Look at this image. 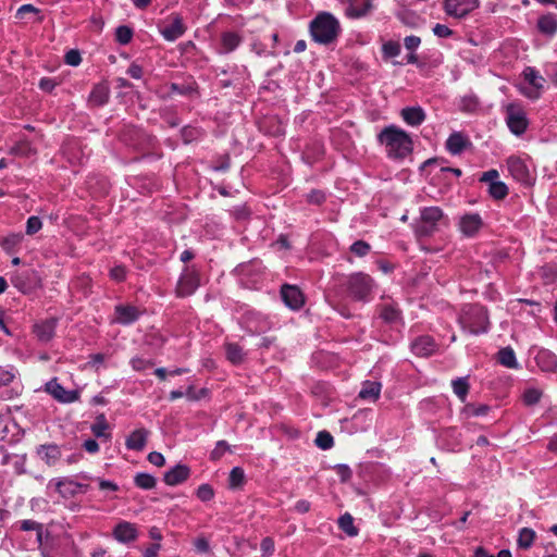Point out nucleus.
I'll return each mask as SVG.
<instances>
[{
    "label": "nucleus",
    "mask_w": 557,
    "mask_h": 557,
    "mask_svg": "<svg viewBox=\"0 0 557 557\" xmlns=\"http://www.w3.org/2000/svg\"><path fill=\"white\" fill-rule=\"evenodd\" d=\"M148 461L156 467H162L165 463V459L161 453L152 451L148 455Z\"/></svg>",
    "instance_id": "62"
},
{
    "label": "nucleus",
    "mask_w": 557,
    "mask_h": 557,
    "mask_svg": "<svg viewBox=\"0 0 557 557\" xmlns=\"http://www.w3.org/2000/svg\"><path fill=\"white\" fill-rule=\"evenodd\" d=\"M401 116H403L404 121L408 125H411V126L420 125L425 119V114L420 107H411V108L403 109Z\"/></svg>",
    "instance_id": "25"
},
{
    "label": "nucleus",
    "mask_w": 557,
    "mask_h": 557,
    "mask_svg": "<svg viewBox=\"0 0 557 557\" xmlns=\"http://www.w3.org/2000/svg\"><path fill=\"white\" fill-rule=\"evenodd\" d=\"M260 549L264 557L271 556L274 552V541L271 537H264L261 541Z\"/></svg>",
    "instance_id": "55"
},
{
    "label": "nucleus",
    "mask_w": 557,
    "mask_h": 557,
    "mask_svg": "<svg viewBox=\"0 0 557 557\" xmlns=\"http://www.w3.org/2000/svg\"><path fill=\"white\" fill-rule=\"evenodd\" d=\"M90 100L95 103V104H103L107 102L108 100V89L107 87L104 86H97L94 88L91 95H90Z\"/></svg>",
    "instance_id": "41"
},
{
    "label": "nucleus",
    "mask_w": 557,
    "mask_h": 557,
    "mask_svg": "<svg viewBox=\"0 0 557 557\" xmlns=\"http://www.w3.org/2000/svg\"><path fill=\"white\" fill-rule=\"evenodd\" d=\"M373 10L371 0H349L346 13L349 17L360 18Z\"/></svg>",
    "instance_id": "19"
},
{
    "label": "nucleus",
    "mask_w": 557,
    "mask_h": 557,
    "mask_svg": "<svg viewBox=\"0 0 557 557\" xmlns=\"http://www.w3.org/2000/svg\"><path fill=\"white\" fill-rule=\"evenodd\" d=\"M198 286L199 276L197 271L191 268H185L178 280L176 293L180 297H186L191 295Z\"/></svg>",
    "instance_id": "11"
},
{
    "label": "nucleus",
    "mask_w": 557,
    "mask_h": 557,
    "mask_svg": "<svg viewBox=\"0 0 557 557\" xmlns=\"http://www.w3.org/2000/svg\"><path fill=\"white\" fill-rule=\"evenodd\" d=\"M240 37L233 32L224 33L221 37V52L228 53L237 48Z\"/></svg>",
    "instance_id": "30"
},
{
    "label": "nucleus",
    "mask_w": 557,
    "mask_h": 557,
    "mask_svg": "<svg viewBox=\"0 0 557 557\" xmlns=\"http://www.w3.org/2000/svg\"><path fill=\"white\" fill-rule=\"evenodd\" d=\"M335 470L343 482H346L351 478V470L346 465H338L336 466Z\"/></svg>",
    "instance_id": "63"
},
{
    "label": "nucleus",
    "mask_w": 557,
    "mask_h": 557,
    "mask_svg": "<svg viewBox=\"0 0 557 557\" xmlns=\"http://www.w3.org/2000/svg\"><path fill=\"white\" fill-rule=\"evenodd\" d=\"M421 44V39L418 36H407L404 39L405 48L409 51L414 52Z\"/></svg>",
    "instance_id": "57"
},
{
    "label": "nucleus",
    "mask_w": 557,
    "mask_h": 557,
    "mask_svg": "<svg viewBox=\"0 0 557 557\" xmlns=\"http://www.w3.org/2000/svg\"><path fill=\"white\" fill-rule=\"evenodd\" d=\"M82 478L85 480H94V478L87 474H83ZM95 481L98 482L99 488L103 492H116L119 490V486L112 481L103 480L100 478L95 479Z\"/></svg>",
    "instance_id": "44"
},
{
    "label": "nucleus",
    "mask_w": 557,
    "mask_h": 557,
    "mask_svg": "<svg viewBox=\"0 0 557 557\" xmlns=\"http://www.w3.org/2000/svg\"><path fill=\"white\" fill-rule=\"evenodd\" d=\"M46 392L49 393L55 400L62 404H71L79 398L77 391L65 389L55 379L49 381L45 387Z\"/></svg>",
    "instance_id": "12"
},
{
    "label": "nucleus",
    "mask_w": 557,
    "mask_h": 557,
    "mask_svg": "<svg viewBox=\"0 0 557 557\" xmlns=\"http://www.w3.org/2000/svg\"><path fill=\"white\" fill-rule=\"evenodd\" d=\"M38 456L48 466H53L59 460L61 453L57 445H42L38 448Z\"/></svg>",
    "instance_id": "27"
},
{
    "label": "nucleus",
    "mask_w": 557,
    "mask_h": 557,
    "mask_svg": "<svg viewBox=\"0 0 557 557\" xmlns=\"http://www.w3.org/2000/svg\"><path fill=\"white\" fill-rule=\"evenodd\" d=\"M498 361L500 364L509 369H517L519 367L516 354L510 347H506L499 350Z\"/></svg>",
    "instance_id": "31"
},
{
    "label": "nucleus",
    "mask_w": 557,
    "mask_h": 557,
    "mask_svg": "<svg viewBox=\"0 0 557 557\" xmlns=\"http://www.w3.org/2000/svg\"><path fill=\"white\" fill-rule=\"evenodd\" d=\"M310 33L314 41L329 45L341 33L338 20L327 12L319 13L310 23Z\"/></svg>",
    "instance_id": "2"
},
{
    "label": "nucleus",
    "mask_w": 557,
    "mask_h": 557,
    "mask_svg": "<svg viewBox=\"0 0 557 557\" xmlns=\"http://www.w3.org/2000/svg\"><path fill=\"white\" fill-rule=\"evenodd\" d=\"M399 20L409 26H417L419 24L420 17L413 13L408 12L407 10H403L398 13Z\"/></svg>",
    "instance_id": "49"
},
{
    "label": "nucleus",
    "mask_w": 557,
    "mask_h": 557,
    "mask_svg": "<svg viewBox=\"0 0 557 557\" xmlns=\"http://www.w3.org/2000/svg\"><path fill=\"white\" fill-rule=\"evenodd\" d=\"M15 377L13 368L4 369L0 367V386L10 384Z\"/></svg>",
    "instance_id": "54"
},
{
    "label": "nucleus",
    "mask_w": 557,
    "mask_h": 557,
    "mask_svg": "<svg viewBox=\"0 0 557 557\" xmlns=\"http://www.w3.org/2000/svg\"><path fill=\"white\" fill-rule=\"evenodd\" d=\"M194 546L199 553H208L210 549L209 541L206 537H197L194 541Z\"/></svg>",
    "instance_id": "60"
},
{
    "label": "nucleus",
    "mask_w": 557,
    "mask_h": 557,
    "mask_svg": "<svg viewBox=\"0 0 557 557\" xmlns=\"http://www.w3.org/2000/svg\"><path fill=\"white\" fill-rule=\"evenodd\" d=\"M135 484L143 490H151L156 486V479L149 473H137L135 479Z\"/></svg>",
    "instance_id": "36"
},
{
    "label": "nucleus",
    "mask_w": 557,
    "mask_h": 557,
    "mask_svg": "<svg viewBox=\"0 0 557 557\" xmlns=\"http://www.w3.org/2000/svg\"><path fill=\"white\" fill-rule=\"evenodd\" d=\"M38 276L35 271H23L12 277V284L22 293L26 294L38 285Z\"/></svg>",
    "instance_id": "15"
},
{
    "label": "nucleus",
    "mask_w": 557,
    "mask_h": 557,
    "mask_svg": "<svg viewBox=\"0 0 557 557\" xmlns=\"http://www.w3.org/2000/svg\"><path fill=\"white\" fill-rule=\"evenodd\" d=\"M377 139L385 147L387 156L392 159H404L412 151V140L401 128L391 125L385 127Z\"/></svg>",
    "instance_id": "1"
},
{
    "label": "nucleus",
    "mask_w": 557,
    "mask_h": 557,
    "mask_svg": "<svg viewBox=\"0 0 557 557\" xmlns=\"http://www.w3.org/2000/svg\"><path fill=\"white\" fill-rule=\"evenodd\" d=\"M541 396V389L536 387H529L523 393V400L527 405H534L540 400Z\"/></svg>",
    "instance_id": "45"
},
{
    "label": "nucleus",
    "mask_w": 557,
    "mask_h": 557,
    "mask_svg": "<svg viewBox=\"0 0 557 557\" xmlns=\"http://www.w3.org/2000/svg\"><path fill=\"white\" fill-rule=\"evenodd\" d=\"M460 323L471 334L485 333L488 329L486 310L480 306H471L460 318Z\"/></svg>",
    "instance_id": "5"
},
{
    "label": "nucleus",
    "mask_w": 557,
    "mask_h": 557,
    "mask_svg": "<svg viewBox=\"0 0 557 557\" xmlns=\"http://www.w3.org/2000/svg\"><path fill=\"white\" fill-rule=\"evenodd\" d=\"M523 83L518 85L519 91L527 98L535 100L540 98L544 87V77L534 67H525L522 72Z\"/></svg>",
    "instance_id": "7"
},
{
    "label": "nucleus",
    "mask_w": 557,
    "mask_h": 557,
    "mask_svg": "<svg viewBox=\"0 0 557 557\" xmlns=\"http://www.w3.org/2000/svg\"><path fill=\"white\" fill-rule=\"evenodd\" d=\"M126 276V269L123 265H115L110 270V277L116 282H121Z\"/></svg>",
    "instance_id": "58"
},
{
    "label": "nucleus",
    "mask_w": 557,
    "mask_h": 557,
    "mask_svg": "<svg viewBox=\"0 0 557 557\" xmlns=\"http://www.w3.org/2000/svg\"><path fill=\"white\" fill-rule=\"evenodd\" d=\"M185 30L186 26L180 15L169 16L160 26V33L168 41H174L182 37Z\"/></svg>",
    "instance_id": "10"
},
{
    "label": "nucleus",
    "mask_w": 557,
    "mask_h": 557,
    "mask_svg": "<svg viewBox=\"0 0 557 557\" xmlns=\"http://www.w3.org/2000/svg\"><path fill=\"white\" fill-rule=\"evenodd\" d=\"M433 33L435 36H437L440 38H447L453 35V30L444 24H436L433 27Z\"/></svg>",
    "instance_id": "59"
},
{
    "label": "nucleus",
    "mask_w": 557,
    "mask_h": 557,
    "mask_svg": "<svg viewBox=\"0 0 557 557\" xmlns=\"http://www.w3.org/2000/svg\"><path fill=\"white\" fill-rule=\"evenodd\" d=\"M23 240V234L15 233L3 238L1 245L4 250L12 251L16 246H18Z\"/></svg>",
    "instance_id": "42"
},
{
    "label": "nucleus",
    "mask_w": 557,
    "mask_h": 557,
    "mask_svg": "<svg viewBox=\"0 0 557 557\" xmlns=\"http://www.w3.org/2000/svg\"><path fill=\"white\" fill-rule=\"evenodd\" d=\"M350 250L356 256L363 257L370 251V245L363 240H358L351 245Z\"/></svg>",
    "instance_id": "52"
},
{
    "label": "nucleus",
    "mask_w": 557,
    "mask_h": 557,
    "mask_svg": "<svg viewBox=\"0 0 557 557\" xmlns=\"http://www.w3.org/2000/svg\"><path fill=\"white\" fill-rule=\"evenodd\" d=\"M475 557H511V553L507 549L500 550L497 556L487 554L483 548H478Z\"/></svg>",
    "instance_id": "64"
},
{
    "label": "nucleus",
    "mask_w": 557,
    "mask_h": 557,
    "mask_svg": "<svg viewBox=\"0 0 557 557\" xmlns=\"http://www.w3.org/2000/svg\"><path fill=\"white\" fill-rule=\"evenodd\" d=\"M466 145L467 139L460 133L451 134L446 141V148L453 154L460 153L465 149Z\"/></svg>",
    "instance_id": "29"
},
{
    "label": "nucleus",
    "mask_w": 557,
    "mask_h": 557,
    "mask_svg": "<svg viewBox=\"0 0 557 557\" xmlns=\"http://www.w3.org/2000/svg\"><path fill=\"white\" fill-rule=\"evenodd\" d=\"M535 539V532L532 529L523 528L519 532L518 545L521 548H529L532 546Z\"/></svg>",
    "instance_id": "35"
},
{
    "label": "nucleus",
    "mask_w": 557,
    "mask_h": 557,
    "mask_svg": "<svg viewBox=\"0 0 557 557\" xmlns=\"http://www.w3.org/2000/svg\"><path fill=\"white\" fill-rule=\"evenodd\" d=\"M109 425L103 416L97 418L96 422L91 425L92 434L98 438L109 441L110 434L108 433Z\"/></svg>",
    "instance_id": "32"
},
{
    "label": "nucleus",
    "mask_w": 557,
    "mask_h": 557,
    "mask_svg": "<svg viewBox=\"0 0 557 557\" xmlns=\"http://www.w3.org/2000/svg\"><path fill=\"white\" fill-rule=\"evenodd\" d=\"M381 317L386 322H395L399 318V311L393 306H385L381 311Z\"/></svg>",
    "instance_id": "50"
},
{
    "label": "nucleus",
    "mask_w": 557,
    "mask_h": 557,
    "mask_svg": "<svg viewBox=\"0 0 557 557\" xmlns=\"http://www.w3.org/2000/svg\"><path fill=\"white\" fill-rule=\"evenodd\" d=\"M507 169L510 173V175L521 183H529L530 182V171L524 162L520 157L518 156H510L507 161Z\"/></svg>",
    "instance_id": "13"
},
{
    "label": "nucleus",
    "mask_w": 557,
    "mask_h": 557,
    "mask_svg": "<svg viewBox=\"0 0 557 557\" xmlns=\"http://www.w3.org/2000/svg\"><path fill=\"white\" fill-rule=\"evenodd\" d=\"M189 475V469L186 466L177 465L164 474V482L168 485H177L184 482Z\"/></svg>",
    "instance_id": "23"
},
{
    "label": "nucleus",
    "mask_w": 557,
    "mask_h": 557,
    "mask_svg": "<svg viewBox=\"0 0 557 557\" xmlns=\"http://www.w3.org/2000/svg\"><path fill=\"white\" fill-rule=\"evenodd\" d=\"M42 226V223L38 216H30L26 223V233L28 235L36 234Z\"/></svg>",
    "instance_id": "53"
},
{
    "label": "nucleus",
    "mask_w": 557,
    "mask_h": 557,
    "mask_svg": "<svg viewBox=\"0 0 557 557\" xmlns=\"http://www.w3.org/2000/svg\"><path fill=\"white\" fill-rule=\"evenodd\" d=\"M505 121L509 131L516 136L523 135L529 126V120L525 110L521 107V104L516 102H511L506 106Z\"/></svg>",
    "instance_id": "6"
},
{
    "label": "nucleus",
    "mask_w": 557,
    "mask_h": 557,
    "mask_svg": "<svg viewBox=\"0 0 557 557\" xmlns=\"http://www.w3.org/2000/svg\"><path fill=\"white\" fill-rule=\"evenodd\" d=\"M535 361L545 372H554L557 369V357L547 349H540L535 355Z\"/></svg>",
    "instance_id": "21"
},
{
    "label": "nucleus",
    "mask_w": 557,
    "mask_h": 557,
    "mask_svg": "<svg viewBox=\"0 0 557 557\" xmlns=\"http://www.w3.org/2000/svg\"><path fill=\"white\" fill-rule=\"evenodd\" d=\"M346 287L349 296L357 301L368 302L374 288L373 280L366 273L357 272L350 274L346 280Z\"/></svg>",
    "instance_id": "4"
},
{
    "label": "nucleus",
    "mask_w": 557,
    "mask_h": 557,
    "mask_svg": "<svg viewBox=\"0 0 557 557\" xmlns=\"http://www.w3.org/2000/svg\"><path fill=\"white\" fill-rule=\"evenodd\" d=\"M338 525L349 536H355L358 533L354 527V519L349 513H345L338 519Z\"/></svg>",
    "instance_id": "39"
},
{
    "label": "nucleus",
    "mask_w": 557,
    "mask_h": 557,
    "mask_svg": "<svg viewBox=\"0 0 557 557\" xmlns=\"http://www.w3.org/2000/svg\"><path fill=\"white\" fill-rule=\"evenodd\" d=\"M65 61L67 64L70 65H73V66H76L81 63L82 61V58H81V54L78 51L76 50H70L66 54H65Z\"/></svg>",
    "instance_id": "61"
},
{
    "label": "nucleus",
    "mask_w": 557,
    "mask_h": 557,
    "mask_svg": "<svg viewBox=\"0 0 557 557\" xmlns=\"http://www.w3.org/2000/svg\"><path fill=\"white\" fill-rule=\"evenodd\" d=\"M281 294L286 306L294 310L299 309L304 305V296L296 286L285 285L282 287Z\"/></svg>",
    "instance_id": "17"
},
{
    "label": "nucleus",
    "mask_w": 557,
    "mask_h": 557,
    "mask_svg": "<svg viewBox=\"0 0 557 557\" xmlns=\"http://www.w3.org/2000/svg\"><path fill=\"white\" fill-rule=\"evenodd\" d=\"M315 445L321 449H330L334 445L333 436L326 431H320L315 437Z\"/></svg>",
    "instance_id": "40"
},
{
    "label": "nucleus",
    "mask_w": 557,
    "mask_h": 557,
    "mask_svg": "<svg viewBox=\"0 0 557 557\" xmlns=\"http://www.w3.org/2000/svg\"><path fill=\"white\" fill-rule=\"evenodd\" d=\"M381 388V383L366 381L359 392V397L364 400L375 401L380 397Z\"/></svg>",
    "instance_id": "24"
},
{
    "label": "nucleus",
    "mask_w": 557,
    "mask_h": 557,
    "mask_svg": "<svg viewBox=\"0 0 557 557\" xmlns=\"http://www.w3.org/2000/svg\"><path fill=\"white\" fill-rule=\"evenodd\" d=\"M226 357L227 359L234 363H240L245 358V352L240 346L234 343H228L226 345Z\"/></svg>",
    "instance_id": "33"
},
{
    "label": "nucleus",
    "mask_w": 557,
    "mask_h": 557,
    "mask_svg": "<svg viewBox=\"0 0 557 557\" xmlns=\"http://www.w3.org/2000/svg\"><path fill=\"white\" fill-rule=\"evenodd\" d=\"M245 483V472L240 467H235L231 470L228 476V486L232 490L240 488Z\"/></svg>",
    "instance_id": "34"
},
{
    "label": "nucleus",
    "mask_w": 557,
    "mask_h": 557,
    "mask_svg": "<svg viewBox=\"0 0 557 557\" xmlns=\"http://www.w3.org/2000/svg\"><path fill=\"white\" fill-rule=\"evenodd\" d=\"M413 354L420 357H429L437 349V345L431 336H420L411 344Z\"/></svg>",
    "instance_id": "16"
},
{
    "label": "nucleus",
    "mask_w": 557,
    "mask_h": 557,
    "mask_svg": "<svg viewBox=\"0 0 557 557\" xmlns=\"http://www.w3.org/2000/svg\"><path fill=\"white\" fill-rule=\"evenodd\" d=\"M488 411V407L485 405L474 406V405H467L462 412L467 418L470 417H479L484 416Z\"/></svg>",
    "instance_id": "43"
},
{
    "label": "nucleus",
    "mask_w": 557,
    "mask_h": 557,
    "mask_svg": "<svg viewBox=\"0 0 557 557\" xmlns=\"http://www.w3.org/2000/svg\"><path fill=\"white\" fill-rule=\"evenodd\" d=\"M113 535L116 541L127 543L137 537V530L133 523L122 521L114 528Z\"/></svg>",
    "instance_id": "20"
},
{
    "label": "nucleus",
    "mask_w": 557,
    "mask_h": 557,
    "mask_svg": "<svg viewBox=\"0 0 557 557\" xmlns=\"http://www.w3.org/2000/svg\"><path fill=\"white\" fill-rule=\"evenodd\" d=\"M140 315V311L129 305H119L115 307V319L114 321L120 324H131L135 322Z\"/></svg>",
    "instance_id": "18"
},
{
    "label": "nucleus",
    "mask_w": 557,
    "mask_h": 557,
    "mask_svg": "<svg viewBox=\"0 0 557 557\" xmlns=\"http://www.w3.org/2000/svg\"><path fill=\"white\" fill-rule=\"evenodd\" d=\"M488 193L495 199H504L508 195V187L504 182H492Z\"/></svg>",
    "instance_id": "38"
},
{
    "label": "nucleus",
    "mask_w": 557,
    "mask_h": 557,
    "mask_svg": "<svg viewBox=\"0 0 557 557\" xmlns=\"http://www.w3.org/2000/svg\"><path fill=\"white\" fill-rule=\"evenodd\" d=\"M446 225H448V218L440 207H424L420 209L414 233L418 237H429L440 231L441 226Z\"/></svg>",
    "instance_id": "3"
},
{
    "label": "nucleus",
    "mask_w": 557,
    "mask_h": 557,
    "mask_svg": "<svg viewBox=\"0 0 557 557\" xmlns=\"http://www.w3.org/2000/svg\"><path fill=\"white\" fill-rule=\"evenodd\" d=\"M214 496L213 488L209 484H202L197 488V497L202 502H208Z\"/></svg>",
    "instance_id": "51"
},
{
    "label": "nucleus",
    "mask_w": 557,
    "mask_h": 557,
    "mask_svg": "<svg viewBox=\"0 0 557 557\" xmlns=\"http://www.w3.org/2000/svg\"><path fill=\"white\" fill-rule=\"evenodd\" d=\"M148 431L146 429H137L127 437L125 445L131 450H143L146 446Z\"/></svg>",
    "instance_id": "22"
},
{
    "label": "nucleus",
    "mask_w": 557,
    "mask_h": 557,
    "mask_svg": "<svg viewBox=\"0 0 557 557\" xmlns=\"http://www.w3.org/2000/svg\"><path fill=\"white\" fill-rule=\"evenodd\" d=\"M537 27L542 34L553 36L557 33V15L549 13L539 18Z\"/></svg>",
    "instance_id": "26"
},
{
    "label": "nucleus",
    "mask_w": 557,
    "mask_h": 557,
    "mask_svg": "<svg viewBox=\"0 0 557 557\" xmlns=\"http://www.w3.org/2000/svg\"><path fill=\"white\" fill-rule=\"evenodd\" d=\"M480 5L479 0H445V12L455 18H462Z\"/></svg>",
    "instance_id": "9"
},
{
    "label": "nucleus",
    "mask_w": 557,
    "mask_h": 557,
    "mask_svg": "<svg viewBox=\"0 0 557 557\" xmlns=\"http://www.w3.org/2000/svg\"><path fill=\"white\" fill-rule=\"evenodd\" d=\"M483 225L482 218L478 213H467L460 216L459 231L467 237L475 236Z\"/></svg>",
    "instance_id": "14"
},
{
    "label": "nucleus",
    "mask_w": 557,
    "mask_h": 557,
    "mask_svg": "<svg viewBox=\"0 0 557 557\" xmlns=\"http://www.w3.org/2000/svg\"><path fill=\"white\" fill-rule=\"evenodd\" d=\"M131 364L135 371H144L152 366L149 360L139 357L133 358Z\"/></svg>",
    "instance_id": "56"
},
{
    "label": "nucleus",
    "mask_w": 557,
    "mask_h": 557,
    "mask_svg": "<svg viewBox=\"0 0 557 557\" xmlns=\"http://www.w3.org/2000/svg\"><path fill=\"white\" fill-rule=\"evenodd\" d=\"M227 450H230V446L225 441H219L213 448V450L210 453V459L211 460H219Z\"/></svg>",
    "instance_id": "47"
},
{
    "label": "nucleus",
    "mask_w": 557,
    "mask_h": 557,
    "mask_svg": "<svg viewBox=\"0 0 557 557\" xmlns=\"http://www.w3.org/2000/svg\"><path fill=\"white\" fill-rule=\"evenodd\" d=\"M115 36L120 44L126 45L131 41L133 32L129 27L122 25L116 28Z\"/></svg>",
    "instance_id": "46"
},
{
    "label": "nucleus",
    "mask_w": 557,
    "mask_h": 557,
    "mask_svg": "<svg viewBox=\"0 0 557 557\" xmlns=\"http://www.w3.org/2000/svg\"><path fill=\"white\" fill-rule=\"evenodd\" d=\"M48 487H53L61 497L67 499L75 497L78 494L86 493L89 488V485L77 482L72 478L64 476L49 481Z\"/></svg>",
    "instance_id": "8"
},
{
    "label": "nucleus",
    "mask_w": 557,
    "mask_h": 557,
    "mask_svg": "<svg viewBox=\"0 0 557 557\" xmlns=\"http://www.w3.org/2000/svg\"><path fill=\"white\" fill-rule=\"evenodd\" d=\"M454 393L458 396L461 401L466 400V397L469 392V384L466 379L459 377L453 381L451 383Z\"/></svg>",
    "instance_id": "37"
},
{
    "label": "nucleus",
    "mask_w": 557,
    "mask_h": 557,
    "mask_svg": "<svg viewBox=\"0 0 557 557\" xmlns=\"http://www.w3.org/2000/svg\"><path fill=\"white\" fill-rule=\"evenodd\" d=\"M383 53L387 58L397 57L400 53V45L397 41H387L383 45Z\"/></svg>",
    "instance_id": "48"
},
{
    "label": "nucleus",
    "mask_w": 557,
    "mask_h": 557,
    "mask_svg": "<svg viewBox=\"0 0 557 557\" xmlns=\"http://www.w3.org/2000/svg\"><path fill=\"white\" fill-rule=\"evenodd\" d=\"M57 321L53 319L46 320L41 323L36 324L35 332L37 337L41 342H48L50 341L54 335Z\"/></svg>",
    "instance_id": "28"
}]
</instances>
